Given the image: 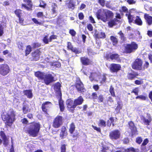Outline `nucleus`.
<instances>
[{"instance_id": "obj_62", "label": "nucleus", "mask_w": 152, "mask_h": 152, "mask_svg": "<svg viewBox=\"0 0 152 152\" xmlns=\"http://www.w3.org/2000/svg\"><path fill=\"white\" fill-rule=\"evenodd\" d=\"M138 92L139 90L138 88L136 87L135 88L131 91V93H134V94L135 95H138Z\"/></svg>"}, {"instance_id": "obj_63", "label": "nucleus", "mask_w": 152, "mask_h": 152, "mask_svg": "<svg viewBox=\"0 0 152 152\" xmlns=\"http://www.w3.org/2000/svg\"><path fill=\"white\" fill-rule=\"evenodd\" d=\"M43 41L46 44H48V43L49 42V39L48 40V37L46 35L44 36L43 39Z\"/></svg>"}, {"instance_id": "obj_43", "label": "nucleus", "mask_w": 152, "mask_h": 152, "mask_svg": "<svg viewBox=\"0 0 152 152\" xmlns=\"http://www.w3.org/2000/svg\"><path fill=\"white\" fill-rule=\"evenodd\" d=\"M109 91L112 96L113 97H115L116 96L114 90V88L112 85L110 86Z\"/></svg>"}, {"instance_id": "obj_41", "label": "nucleus", "mask_w": 152, "mask_h": 152, "mask_svg": "<svg viewBox=\"0 0 152 152\" xmlns=\"http://www.w3.org/2000/svg\"><path fill=\"white\" fill-rule=\"evenodd\" d=\"M67 6L69 8L74 9L75 8V4L72 1H70L67 3Z\"/></svg>"}, {"instance_id": "obj_25", "label": "nucleus", "mask_w": 152, "mask_h": 152, "mask_svg": "<svg viewBox=\"0 0 152 152\" xmlns=\"http://www.w3.org/2000/svg\"><path fill=\"white\" fill-rule=\"evenodd\" d=\"M118 20L116 18L112 19L108 22V27L110 28H112L114 26L117 25V22Z\"/></svg>"}, {"instance_id": "obj_45", "label": "nucleus", "mask_w": 152, "mask_h": 152, "mask_svg": "<svg viewBox=\"0 0 152 152\" xmlns=\"http://www.w3.org/2000/svg\"><path fill=\"white\" fill-rule=\"evenodd\" d=\"M32 48L35 49L41 46V44L37 42H34L32 44Z\"/></svg>"}, {"instance_id": "obj_1", "label": "nucleus", "mask_w": 152, "mask_h": 152, "mask_svg": "<svg viewBox=\"0 0 152 152\" xmlns=\"http://www.w3.org/2000/svg\"><path fill=\"white\" fill-rule=\"evenodd\" d=\"M52 74L46 73L38 71L35 72L34 75L39 80H43V83L46 85H49L51 83L55 81V75Z\"/></svg>"}, {"instance_id": "obj_16", "label": "nucleus", "mask_w": 152, "mask_h": 152, "mask_svg": "<svg viewBox=\"0 0 152 152\" xmlns=\"http://www.w3.org/2000/svg\"><path fill=\"white\" fill-rule=\"evenodd\" d=\"M40 49V48L37 49L32 53L31 54L32 61H36L39 59L42 53Z\"/></svg>"}, {"instance_id": "obj_4", "label": "nucleus", "mask_w": 152, "mask_h": 152, "mask_svg": "<svg viewBox=\"0 0 152 152\" xmlns=\"http://www.w3.org/2000/svg\"><path fill=\"white\" fill-rule=\"evenodd\" d=\"M40 128L41 125L39 122H31L25 132L30 136L36 137L39 135Z\"/></svg>"}, {"instance_id": "obj_47", "label": "nucleus", "mask_w": 152, "mask_h": 152, "mask_svg": "<svg viewBox=\"0 0 152 152\" xmlns=\"http://www.w3.org/2000/svg\"><path fill=\"white\" fill-rule=\"evenodd\" d=\"M32 20L35 24L39 25H41L43 24V22L41 21H38L35 18L32 19Z\"/></svg>"}, {"instance_id": "obj_61", "label": "nucleus", "mask_w": 152, "mask_h": 152, "mask_svg": "<svg viewBox=\"0 0 152 152\" xmlns=\"http://www.w3.org/2000/svg\"><path fill=\"white\" fill-rule=\"evenodd\" d=\"M57 37L58 36L57 35H54L53 34L51 35L50 37L49 38V41L50 42H51L52 41V40L57 39Z\"/></svg>"}, {"instance_id": "obj_52", "label": "nucleus", "mask_w": 152, "mask_h": 152, "mask_svg": "<svg viewBox=\"0 0 152 152\" xmlns=\"http://www.w3.org/2000/svg\"><path fill=\"white\" fill-rule=\"evenodd\" d=\"M80 136L79 133L77 131L73 134L72 135V137L74 138H75V140L79 137Z\"/></svg>"}, {"instance_id": "obj_15", "label": "nucleus", "mask_w": 152, "mask_h": 152, "mask_svg": "<svg viewBox=\"0 0 152 152\" xmlns=\"http://www.w3.org/2000/svg\"><path fill=\"white\" fill-rule=\"evenodd\" d=\"M23 1L27 4V5L24 4H21V8L24 9L28 11L32 10L33 4L31 0H23Z\"/></svg>"}, {"instance_id": "obj_36", "label": "nucleus", "mask_w": 152, "mask_h": 152, "mask_svg": "<svg viewBox=\"0 0 152 152\" xmlns=\"http://www.w3.org/2000/svg\"><path fill=\"white\" fill-rule=\"evenodd\" d=\"M52 8L51 10L53 14H55V17L57 15V11L56 9L57 8V6L56 3H53L52 5Z\"/></svg>"}, {"instance_id": "obj_29", "label": "nucleus", "mask_w": 152, "mask_h": 152, "mask_svg": "<svg viewBox=\"0 0 152 152\" xmlns=\"http://www.w3.org/2000/svg\"><path fill=\"white\" fill-rule=\"evenodd\" d=\"M75 129V123L73 122H72L69 125V131L70 134H73L74 131Z\"/></svg>"}, {"instance_id": "obj_9", "label": "nucleus", "mask_w": 152, "mask_h": 152, "mask_svg": "<svg viewBox=\"0 0 152 152\" xmlns=\"http://www.w3.org/2000/svg\"><path fill=\"white\" fill-rule=\"evenodd\" d=\"M63 124V117L59 115L56 117L53 120L52 126L55 128L60 127Z\"/></svg>"}, {"instance_id": "obj_20", "label": "nucleus", "mask_w": 152, "mask_h": 152, "mask_svg": "<svg viewBox=\"0 0 152 152\" xmlns=\"http://www.w3.org/2000/svg\"><path fill=\"white\" fill-rule=\"evenodd\" d=\"M139 74L138 72L132 70L131 72H128L127 74V78L130 80H132L137 77Z\"/></svg>"}, {"instance_id": "obj_33", "label": "nucleus", "mask_w": 152, "mask_h": 152, "mask_svg": "<svg viewBox=\"0 0 152 152\" xmlns=\"http://www.w3.org/2000/svg\"><path fill=\"white\" fill-rule=\"evenodd\" d=\"M110 39L111 41L112 44L114 46H116L118 42V40L116 37L111 36L110 37Z\"/></svg>"}, {"instance_id": "obj_10", "label": "nucleus", "mask_w": 152, "mask_h": 152, "mask_svg": "<svg viewBox=\"0 0 152 152\" xmlns=\"http://www.w3.org/2000/svg\"><path fill=\"white\" fill-rule=\"evenodd\" d=\"M10 68L7 64H0V75L5 76L8 74L10 72Z\"/></svg>"}, {"instance_id": "obj_30", "label": "nucleus", "mask_w": 152, "mask_h": 152, "mask_svg": "<svg viewBox=\"0 0 152 152\" xmlns=\"http://www.w3.org/2000/svg\"><path fill=\"white\" fill-rule=\"evenodd\" d=\"M114 118L113 117H110L109 118V119L107 120L106 125L108 127H110L111 124H112L113 126L114 125Z\"/></svg>"}, {"instance_id": "obj_34", "label": "nucleus", "mask_w": 152, "mask_h": 152, "mask_svg": "<svg viewBox=\"0 0 152 152\" xmlns=\"http://www.w3.org/2000/svg\"><path fill=\"white\" fill-rule=\"evenodd\" d=\"M119 11L122 15H123L124 12L126 13H128L129 12L128 8L125 6L121 7L119 10Z\"/></svg>"}, {"instance_id": "obj_56", "label": "nucleus", "mask_w": 152, "mask_h": 152, "mask_svg": "<svg viewBox=\"0 0 152 152\" xmlns=\"http://www.w3.org/2000/svg\"><path fill=\"white\" fill-rule=\"evenodd\" d=\"M52 65L56 67L59 68L61 66V63L58 62H56L53 63L52 64Z\"/></svg>"}, {"instance_id": "obj_3", "label": "nucleus", "mask_w": 152, "mask_h": 152, "mask_svg": "<svg viewBox=\"0 0 152 152\" xmlns=\"http://www.w3.org/2000/svg\"><path fill=\"white\" fill-rule=\"evenodd\" d=\"M96 17L98 20H100L105 23L109 19H112L114 16L113 12L108 10L99 9L96 13Z\"/></svg>"}, {"instance_id": "obj_42", "label": "nucleus", "mask_w": 152, "mask_h": 152, "mask_svg": "<svg viewBox=\"0 0 152 152\" xmlns=\"http://www.w3.org/2000/svg\"><path fill=\"white\" fill-rule=\"evenodd\" d=\"M104 99L103 95L101 94H100L97 99V101L99 103L103 102Z\"/></svg>"}, {"instance_id": "obj_49", "label": "nucleus", "mask_w": 152, "mask_h": 152, "mask_svg": "<svg viewBox=\"0 0 152 152\" xmlns=\"http://www.w3.org/2000/svg\"><path fill=\"white\" fill-rule=\"evenodd\" d=\"M106 1L105 0H98V3L102 7H104L105 5Z\"/></svg>"}, {"instance_id": "obj_12", "label": "nucleus", "mask_w": 152, "mask_h": 152, "mask_svg": "<svg viewBox=\"0 0 152 152\" xmlns=\"http://www.w3.org/2000/svg\"><path fill=\"white\" fill-rule=\"evenodd\" d=\"M66 104L67 110L72 113H74L76 107L74 101L71 99H68L66 101Z\"/></svg>"}, {"instance_id": "obj_32", "label": "nucleus", "mask_w": 152, "mask_h": 152, "mask_svg": "<svg viewBox=\"0 0 152 152\" xmlns=\"http://www.w3.org/2000/svg\"><path fill=\"white\" fill-rule=\"evenodd\" d=\"M32 48L31 46L30 45L26 46L25 50V55L26 56H27L30 53L32 50Z\"/></svg>"}, {"instance_id": "obj_7", "label": "nucleus", "mask_w": 152, "mask_h": 152, "mask_svg": "<svg viewBox=\"0 0 152 152\" xmlns=\"http://www.w3.org/2000/svg\"><path fill=\"white\" fill-rule=\"evenodd\" d=\"M138 48V45L134 42H132L126 45L124 48V53L126 54H130L134 52Z\"/></svg>"}, {"instance_id": "obj_48", "label": "nucleus", "mask_w": 152, "mask_h": 152, "mask_svg": "<svg viewBox=\"0 0 152 152\" xmlns=\"http://www.w3.org/2000/svg\"><path fill=\"white\" fill-rule=\"evenodd\" d=\"M149 64L147 61H145L144 64L143 66H142V69L141 70H144L145 69L148 68L149 66Z\"/></svg>"}, {"instance_id": "obj_38", "label": "nucleus", "mask_w": 152, "mask_h": 152, "mask_svg": "<svg viewBox=\"0 0 152 152\" xmlns=\"http://www.w3.org/2000/svg\"><path fill=\"white\" fill-rule=\"evenodd\" d=\"M137 150L133 147L124 149L123 152H136Z\"/></svg>"}, {"instance_id": "obj_21", "label": "nucleus", "mask_w": 152, "mask_h": 152, "mask_svg": "<svg viewBox=\"0 0 152 152\" xmlns=\"http://www.w3.org/2000/svg\"><path fill=\"white\" fill-rule=\"evenodd\" d=\"M94 37L96 39H104L106 37V35L104 32H99L97 30H96L94 35Z\"/></svg>"}, {"instance_id": "obj_6", "label": "nucleus", "mask_w": 152, "mask_h": 152, "mask_svg": "<svg viewBox=\"0 0 152 152\" xmlns=\"http://www.w3.org/2000/svg\"><path fill=\"white\" fill-rule=\"evenodd\" d=\"M72 86L75 87L77 91L80 93H83L86 91L84 85L78 77H76L75 84Z\"/></svg>"}, {"instance_id": "obj_57", "label": "nucleus", "mask_w": 152, "mask_h": 152, "mask_svg": "<svg viewBox=\"0 0 152 152\" xmlns=\"http://www.w3.org/2000/svg\"><path fill=\"white\" fill-rule=\"evenodd\" d=\"M128 124L129 126V128L130 129L135 127L134 123L132 121H130L128 122Z\"/></svg>"}, {"instance_id": "obj_53", "label": "nucleus", "mask_w": 152, "mask_h": 152, "mask_svg": "<svg viewBox=\"0 0 152 152\" xmlns=\"http://www.w3.org/2000/svg\"><path fill=\"white\" fill-rule=\"evenodd\" d=\"M118 105L116 107L115 110L116 111H118L119 112L120 111V110L122 108V105L119 102H117Z\"/></svg>"}, {"instance_id": "obj_2", "label": "nucleus", "mask_w": 152, "mask_h": 152, "mask_svg": "<svg viewBox=\"0 0 152 152\" xmlns=\"http://www.w3.org/2000/svg\"><path fill=\"white\" fill-rule=\"evenodd\" d=\"M1 117L5 126L11 127L15 120V112L13 110H9L7 112L3 113Z\"/></svg>"}, {"instance_id": "obj_14", "label": "nucleus", "mask_w": 152, "mask_h": 152, "mask_svg": "<svg viewBox=\"0 0 152 152\" xmlns=\"http://www.w3.org/2000/svg\"><path fill=\"white\" fill-rule=\"evenodd\" d=\"M141 122L145 125L149 126L150 124L152 121V118L151 116L149 115L147 117L141 115L140 116Z\"/></svg>"}, {"instance_id": "obj_59", "label": "nucleus", "mask_w": 152, "mask_h": 152, "mask_svg": "<svg viewBox=\"0 0 152 152\" xmlns=\"http://www.w3.org/2000/svg\"><path fill=\"white\" fill-rule=\"evenodd\" d=\"M91 96L92 99L94 100H96L97 99L98 96L97 93L96 92H93L92 93Z\"/></svg>"}, {"instance_id": "obj_22", "label": "nucleus", "mask_w": 152, "mask_h": 152, "mask_svg": "<svg viewBox=\"0 0 152 152\" xmlns=\"http://www.w3.org/2000/svg\"><path fill=\"white\" fill-rule=\"evenodd\" d=\"M68 134V133L66 127L63 126L61 128V132L59 136L61 139H63Z\"/></svg>"}, {"instance_id": "obj_18", "label": "nucleus", "mask_w": 152, "mask_h": 152, "mask_svg": "<svg viewBox=\"0 0 152 152\" xmlns=\"http://www.w3.org/2000/svg\"><path fill=\"white\" fill-rule=\"evenodd\" d=\"M121 66L118 64L112 63L109 67L110 71L112 73H117L121 69Z\"/></svg>"}, {"instance_id": "obj_50", "label": "nucleus", "mask_w": 152, "mask_h": 152, "mask_svg": "<svg viewBox=\"0 0 152 152\" xmlns=\"http://www.w3.org/2000/svg\"><path fill=\"white\" fill-rule=\"evenodd\" d=\"M66 145L63 144L61 145L60 147L61 152H66Z\"/></svg>"}, {"instance_id": "obj_13", "label": "nucleus", "mask_w": 152, "mask_h": 152, "mask_svg": "<svg viewBox=\"0 0 152 152\" xmlns=\"http://www.w3.org/2000/svg\"><path fill=\"white\" fill-rule=\"evenodd\" d=\"M104 58L107 60L111 59L112 61H118L120 60V55L117 53L111 54L110 53H107Z\"/></svg>"}, {"instance_id": "obj_11", "label": "nucleus", "mask_w": 152, "mask_h": 152, "mask_svg": "<svg viewBox=\"0 0 152 152\" xmlns=\"http://www.w3.org/2000/svg\"><path fill=\"white\" fill-rule=\"evenodd\" d=\"M121 136V133L118 129H115L111 131L109 133L110 139L113 140L119 139Z\"/></svg>"}, {"instance_id": "obj_55", "label": "nucleus", "mask_w": 152, "mask_h": 152, "mask_svg": "<svg viewBox=\"0 0 152 152\" xmlns=\"http://www.w3.org/2000/svg\"><path fill=\"white\" fill-rule=\"evenodd\" d=\"M44 16L43 13L42 12H38L36 14V16L38 18H43Z\"/></svg>"}, {"instance_id": "obj_26", "label": "nucleus", "mask_w": 152, "mask_h": 152, "mask_svg": "<svg viewBox=\"0 0 152 152\" xmlns=\"http://www.w3.org/2000/svg\"><path fill=\"white\" fill-rule=\"evenodd\" d=\"M23 113L24 114H26L29 112L31 111V109L29 108L28 104H23L22 108Z\"/></svg>"}, {"instance_id": "obj_28", "label": "nucleus", "mask_w": 152, "mask_h": 152, "mask_svg": "<svg viewBox=\"0 0 152 152\" xmlns=\"http://www.w3.org/2000/svg\"><path fill=\"white\" fill-rule=\"evenodd\" d=\"M24 95L27 96L28 98H31L33 96L31 90H26L23 91Z\"/></svg>"}, {"instance_id": "obj_60", "label": "nucleus", "mask_w": 152, "mask_h": 152, "mask_svg": "<svg viewBox=\"0 0 152 152\" xmlns=\"http://www.w3.org/2000/svg\"><path fill=\"white\" fill-rule=\"evenodd\" d=\"M18 18L19 23L21 25H23L24 19L22 16L18 17Z\"/></svg>"}, {"instance_id": "obj_24", "label": "nucleus", "mask_w": 152, "mask_h": 152, "mask_svg": "<svg viewBox=\"0 0 152 152\" xmlns=\"http://www.w3.org/2000/svg\"><path fill=\"white\" fill-rule=\"evenodd\" d=\"M84 99L82 96H80L75 99L73 101L76 106L82 104L84 102Z\"/></svg>"}, {"instance_id": "obj_23", "label": "nucleus", "mask_w": 152, "mask_h": 152, "mask_svg": "<svg viewBox=\"0 0 152 152\" xmlns=\"http://www.w3.org/2000/svg\"><path fill=\"white\" fill-rule=\"evenodd\" d=\"M144 19L146 20V23L148 26H151L152 24V16L149 14L145 13L144 16Z\"/></svg>"}, {"instance_id": "obj_37", "label": "nucleus", "mask_w": 152, "mask_h": 152, "mask_svg": "<svg viewBox=\"0 0 152 152\" xmlns=\"http://www.w3.org/2000/svg\"><path fill=\"white\" fill-rule=\"evenodd\" d=\"M98 125L99 126L105 127L106 126V122L102 119H100L98 123Z\"/></svg>"}, {"instance_id": "obj_54", "label": "nucleus", "mask_w": 152, "mask_h": 152, "mask_svg": "<svg viewBox=\"0 0 152 152\" xmlns=\"http://www.w3.org/2000/svg\"><path fill=\"white\" fill-rule=\"evenodd\" d=\"M17 45L19 49L23 50L24 46L22 42H18L17 43Z\"/></svg>"}, {"instance_id": "obj_5", "label": "nucleus", "mask_w": 152, "mask_h": 152, "mask_svg": "<svg viewBox=\"0 0 152 152\" xmlns=\"http://www.w3.org/2000/svg\"><path fill=\"white\" fill-rule=\"evenodd\" d=\"M54 89L56 92H57L59 94L60 98L58 99V104L61 112H63L65 110V106L64 101L62 100V94L61 91V85L59 82H57L53 85Z\"/></svg>"}, {"instance_id": "obj_19", "label": "nucleus", "mask_w": 152, "mask_h": 152, "mask_svg": "<svg viewBox=\"0 0 152 152\" xmlns=\"http://www.w3.org/2000/svg\"><path fill=\"white\" fill-rule=\"evenodd\" d=\"M80 60L82 64L84 66L90 65L93 64L92 60L87 57H81L80 58Z\"/></svg>"}, {"instance_id": "obj_35", "label": "nucleus", "mask_w": 152, "mask_h": 152, "mask_svg": "<svg viewBox=\"0 0 152 152\" xmlns=\"http://www.w3.org/2000/svg\"><path fill=\"white\" fill-rule=\"evenodd\" d=\"M134 23L138 26H142V22L140 17L138 16H136Z\"/></svg>"}, {"instance_id": "obj_17", "label": "nucleus", "mask_w": 152, "mask_h": 152, "mask_svg": "<svg viewBox=\"0 0 152 152\" xmlns=\"http://www.w3.org/2000/svg\"><path fill=\"white\" fill-rule=\"evenodd\" d=\"M52 105V103L50 102L47 101L43 102L41 107L42 111L45 114H47Z\"/></svg>"}, {"instance_id": "obj_39", "label": "nucleus", "mask_w": 152, "mask_h": 152, "mask_svg": "<svg viewBox=\"0 0 152 152\" xmlns=\"http://www.w3.org/2000/svg\"><path fill=\"white\" fill-rule=\"evenodd\" d=\"M14 13L18 17L22 16V10L20 9H16L14 11Z\"/></svg>"}, {"instance_id": "obj_51", "label": "nucleus", "mask_w": 152, "mask_h": 152, "mask_svg": "<svg viewBox=\"0 0 152 152\" xmlns=\"http://www.w3.org/2000/svg\"><path fill=\"white\" fill-rule=\"evenodd\" d=\"M143 140L142 138L141 137H137L136 140V142L138 144H140Z\"/></svg>"}, {"instance_id": "obj_27", "label": "nucleus", "mask_w": 152, "mask_h": 152, "mask_svg": "<svg viewBox=\"0 0 152 152\" xmlns=\"http://www.w3.org/2000/svg\"><path fill=\"white\" fill-rule=\"evenodd\" d=\"M107 74L106 73H103L100 76L99 79L100 80V83L103 84L106 83L107 80Z\"/></svg>"}, {"instance_id": "obj_58", "label": "nucleus", "mask_w": 152, "mask_h": 152, "mask_svg": "<svg viewBox=\"0 0 152 152\" xmlns=\"http://www.w3.org/2000/svg\"><path fill=\"white\" fill-rule=\"evenodd\" d=\"M136 99H140L141 100H145L146 99V97L145 96L140 95L137 96L135 97Z\"/></svg>"}, {"instance_id": "obj_8", "label": "nucleus", "mask_w": 152, "mask_h": 152, "mask_svg": "<svg viewBox=\"0 0 152 152\" xmlns=\"http://www.w3.org/2000/svg\"><path fill=\"white\" fill-rule=\"evenodd\" d=\"M143 64V61L140 58L135 59L131 65L132 68L134 70H141Z\"/></svg>"}, {"instance_id": "obj_46", "label": "nucleus", "mask_w": 152, "mask_h": 152, "mask_svg": "<svg viewBox=\"0 0 152 152\" xmlns=\"http://www.w3.org/2000/svg\"><path fill=\"white\" fill-rule=\"evenodd\" d=\"M109 148L108 146H102L100 152H109Z\"/></svg>"}, {"instance_id": "obj_40", "label": "nucleus", "mask_w": 152, "mask_h": 152, "mask_svg": "<svg viewBox=\"0 0 152 152\" xmlns=\"http://www.w3.org/2000/svg\"><path fill=\"white\" fill-rule=\"evenodd\" d=\"M118 34L120 35V39L123 41H124L126 40V38L125 37L124 34L121 31H120L118 33Z\"/></svg>"}, {"instance_id": "obj_64", "label": "nucleus", "mask_w": 152, "mask_h": 152, "mask_svg": "<svg viewBox=\"0 0 152 152\" xmlns=\"http://www.w3.org/2000/svg\"><path fill=\"white\" fill-rule=\"evenodd\" d=\"M71 50L75 54H79L80 53V52L79 51L78 49L76 48H73Z\"/></svg>"}, {"instance_id": "obj_31", "label": "nucleus", "mask_w": 152, "mask_h": 152, "mask_svg": "<svg viewBox=\"0 0 152 152\" xmlns=\"http://www.w3.org/2000/svg\"><path fill=\"white\" fill-rule=\"evenodd\" d=\"M125 15L127 17L129 23H130L133 22L134 17L133 15L131 14L130 12H129L128 13H126Z\"/></svg>"}, {"instance_id": "obj_44", "label": "nucleus", "mask_w": 152, "mask_h": 152, "mask_svg": "<svg viewBox=\"0 0 152 152\" xmlns=\"http://www.w3.org/2000/svg\"><path fill=\"white\" fill-rule=\"evenodd\" d=\"M132 133V135L133 136L134 135L137 134L138 131L136 126L133 127V128L130 129Z\"/></svg>"}]
</instances>
